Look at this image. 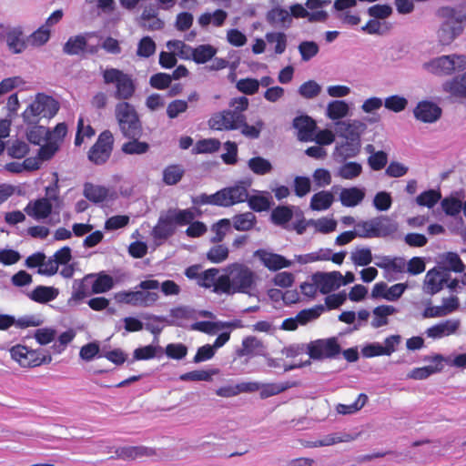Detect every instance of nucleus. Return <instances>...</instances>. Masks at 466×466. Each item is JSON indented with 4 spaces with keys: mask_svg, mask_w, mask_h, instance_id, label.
<instances>
[{
    "mask_svg": "<svg viewBox=\"0 0 466 466\" xmlns=\"http://www.w3.org/2000/svg\"><path fill=\"white\" fill-rule=\"evenodd\" d=\"M201 214L202 212L196 208L185 209L170 208L160 214L152 229V237L155 240H167L176 233L177 227L187 226Z\"/></svg>",
    "mask_w": 466,
    "mask_h": 466,
    "instance_id": "obj_1",
    "label": "nucleus"
},
{
    "mask_svg": "<svg viewBox=\"0 0 466 466\" xmlns=\"http://www.w3.org/2000/svg\"><path fill=\"white\" fill-rule=\"evenodd\" d=\"M438 15L442 19L438 39L441 45L448 46L462 34L466 25V11L443 6L438 10Z\"/></svg>",
    "mask_w": 466,
    "mask_h": 466,
    "instance_id": "obj_2",
    "label": "nucleus"
},
{
    "mask_svg": "<svg viewBox=\"0 0 466 466\" xmlns=\"http://www.w3.org/2000/svg\"><path fill=\"white\" fill-rule=\"evenodd\" d=\"M115 117L124 137H141L143 125L136 107L127 101H120L115 106Z\"/></svg>",
    "mask_w": 466,
    "mask_h": 466,
    "instance_id": "obj_3",
    "label": "nucleus"
},
{
    "mask_svg": "<svg viewBox=\"0 0 466 466\" xmlns=\"http://www.w3.org/2000/svg\"><path fill=\"white\" fill-rule=\"evenodd\" d=\"M105 85H114V97L120 101H127L136 92V84L132 76L117 68H106L102 71Z\"/></svg>",
    "mask_w": 466,
    "mask_h": 466,
    "instance_id": "obj_4",
    "label": "nucleus"
},
{
    "mask_svg": "<svg viewBox=\"0 0 466 466\" xmlns=\"http://www.w3.org/2000/svg\"><path fill=\"white\" fill-rule=\"evenodd\" d=\"M59 109L58 102L52 96L37 94L35 99L23 113L24 120L28 124H36L42 117L52 118Z\"/></svg>",
    "mask_w": 466,
    "mask_h": 466,
    "instance_id": "obj_5",
    "label": "nucleus"
},
{
    "mask_svg": "<svg viewBox=\"0 0 466 466\" xmlns=\"http://www.w3.org/2000/svg\"><path fill=\"white\" fill-rule=\"evenodd\" d=\"M359 228H362L360 238H387L392 237L399 228L398 223L388 216H379L370 220L357 223Z\"/></svg>",
    "mask_w": 466,
    "mask_h": 466,
    "instance_id": "obj_6",
    "label": "nucleus"
},
{
    "mask_svg": "<svg viewBox=\"0 0 466 466\" xmlns=\"http://www.w3.org/2000/svg\"><path fill=\"white\" fill-rule=\"evenodd\" d=\"M11 359L22 368H35L52 361V356L44 350H32L27 346L16 344L10 350Z\"/></svg>",
    "mask_w": 466,
    "mask_h": 466,
    "instance_id": "obj_7",
    "label": "nucleus"
},
{
    "mask_svg": "<svg viewBox=\"0 0 466 466\" xmlns=\"http://www.w3.org/2000/svg\"><path fill=\"white\" fill-rule=\"evenodd\" d=\"M114 141V136L110 130L101 132L88 151V159L95 165L105 164L111 157Z\"/></svg>",
    "mask_w": 466,
    "mask_h": 466,
    "instance_id": "obj_8",
    "label": "nucleus"
},
{
    "mask_svg": "<svg viewBox=\"0 0 466 466\" xmlns=\"http://www.w3.org/2000/svg\"><path fill=\"white\" fill-rule=\"evenodd\" d=\"M341 352V347L336 337L319 339L308 346V354L312 360L334 359Z\"/></svg>",
    "mask_w": 466,
    "mask_h": 466,
    "instance_id": "obj_9",
    "label": "nucleus"
},
{
    "mask_svg": "<svg viewBox=\"0 0 466 466\" xmlns=\"http://www.w3.org/2000/svg\"><path fill=\"white\" fill-rule=\"evenodd\" d=\"M229 274L232 279V293H248L255 283V275L247 266L232 264L229 267Z\"/></svg>",
    "mask_w": 466,
    "mask_h": 466,
    "instance_id": "obj_10",
    "label": "nucleus"
},
{
    "mask_svg": "<svg viewBox=\"0 0 466 466\" xmlns=\"http://www.w3.org/2000/svg\"><path fill=\"white\" fill-rule=\"evenodd\" d=\"M241 123H244V114L231 110L216 113L208 120L210 128L218 131L237 130Z\"/></svg>",
    "mask_w": 466,
    "mask_h": 466,
    "instance_id": "obj_11",
    "label": "nucleus"
},
{
    "mask_svg": "<svg viewBox=\"0 0 466 466\" xmlns=\"http://www.w3.org/2000/svg\"><path fill=\"white\" fill-rule=\"evenodd\" d=\"M114 298L117 303L147 307L158 299V294L151 291L122 290L115 293Z\"/></svg>",
    "mask_w": 466,
    "mask_h": 466,
    "instance_id": "obj_12",
    "label": "nucleus"
},
{
    "mask_svg": "<svg viewBox=\"0 0 466 466\" xmlns=\"http://www.w3.org/2000/svg\"><path fill=\"white\" fill-rule=\"evenodd\" d=\"M167 46L169 48L173 47L174 49H181L182 54L183 49L190 51V56L193 61L197 64H205L217 54V49L211 45H200L195 48H192L186 45L183 41L174 40L168 41Z\"/></svg>",
    "mask_w": 466,
    "mask_h": 466,
    "instance_id": "obj_13",
    "label": "nucleus"
},
{
    "mask_svg": "<svg viewBox=\"0 0 466 466\" xmlns=\"http://www.w3.org/2000/svg\"><path fill=\"white\" fill-rule=\"evenodd\" d=\"M342 274L339 271L316 272L311 276V280L316 284L320 293L329 294L341 286Z\"/></svg>",
    "mask_w": 466,
    "mask_h": 466,
    "instance_id": "obj_14",
    "label": "nucleus"
},
{
    "mask_svg": "<svg viewBox=\"0 0 466 466\" xmlns=\"http://www.w3.org/2000/svg\"><path fill=\"white\" fill-rule=\"evenodd\" d=\"M424 69L436 76H450L455 71V61L452 56H441L424 63Z\"/></svg>",
    "mask_w": 466,
    "mask_h": 466,
    "instance_id": "obj_15",
    "label": "nucleus"
},
{
    "mask_svg": "<svg viewBox=\"0 0 466 466\" xmlns=\"http://www.w3.org/2000/svg\"><path fill=\"white\" fill-rule=\"evenodd\" d=\"M115 456L110 459H121L124 461H133L143 457H152L157 455L154 448L146 446H124L115 450Z\"/></svg>",
    "mask_w": 466,
    "mask_h": 466,
    "instance_id": "obj_16",
    "label": "nucleus"
},
{
    "mask_svg": "<svg viewBox=\"0 0 466 466\" xmlns=\"http://www.w3.org/2000/svg\"><path fill=\"white\" fill-rule=\"evenodd\" d=\"M460 326L461 321L458 319H446L428 328L425 334L428 338L439 339L455 334Z\"/></svg>",
    "mask_w": 466,
    "mask_h": 466,
    "instance_id": "obj_17",
    "label": "nucleus"
},
{
    "mask_svg": "<svg viewBox=\"0 0 466 466\" xmlns=\"http://www.w3.org/2000/svg\"><path fill=\"white\" fill-rule=\"evenodd\" d=\"M414 116L423 123H433L441 116V108L430 101H421L413 110Z\"/></svg>",
    "mask_w": 466,
    "mask_h": 466,
    "instance_id": "obj_18",
    "label": "nucleus"
},
{
    "mask_svg": "<svg viewBox=\"0 0 466 466\" xmlns=\"http://www.w3.org/2000/svg\"><path fill=\"white\" fill-rule=\"evenodd\" d=\"M53 206L49 198H42L30 201L25 208V212L35 219H45L52 213Z\"/></svg>",
    "mask_w": 466,
    "mask_h": 466,
    "instance_id": "obj_19",
    "label": "nucleus"
},
{
    "mask_svg": "<svg viewBox=\"0 0 466 466\" xmlns=\"http://www.w3.org/2000/svg\"><path fill=\"white\" fill-rule=\"evenodd\" d=\"M450 275L447 272L436 268L430 269L425 276L426 292L434 295L441 291L443 285L447 283Z\"/></svg>",
    "mask_w": 466,
    "mask_h": 466,
    "instance_id": "obj_20",
    "label": "nucleus"
},
{
    "mask_svg": "<svg viewBox=\"0 0 466 466\" xmlns=\"http://www.w3.org/2000/svg\"><path fill=\"white\" fill-rule=\"evenodd\" d=\"M293 127L298 130V137L301 141L314 140L316 122L309 116H299L294 118Z\"/></svg>",
    "mask_w": 466,
    "mask_h": 466,
    "instance_id": "obj_21",
    "label": "nucleus"
},
{
    "mask_svg": "<svg viewBox=\"0 0 466 466\" xmlns=\"http://www.w3.org/2000/svg\"><path fill=\"white\" fill-rule=\"evenodd\" d=\"M224 194L223 207H230L248 200V193L246 187L236 185L234 187L220 189Z\"/></svg>",
    "mask_w": 466,
    "mask_h": 466,
    "instance_id": "obj_22",
    "label": "nucleus"
},
{
    "mask_svg": "<svg viewBox=\"0 0 466 466\" xmlns=\"http://www.w3.org/2000/svg\"><path fill=\"white\" fill-rule=\"evenodd\" d=\"M265 350L262 340L255 336H248L243 339L241 348L237 350L238 357H253L261 355Z\"/></svg>",
    "mask_w": 466,
    "mask_h": 466,
    "instance_id": "obj_23",
    "label": "nucleus"
},
{
    "mask_svg": "<svg viewBox=\"0 0 466 466\" xmlns=\"http://www.w3.org/2000/svg\"><path fill=\"white\" fill-rule=\"evenodd\" d=\"M293 209L289 206H278L272 209L270 221L275 226L290 230L289 222L293 218Z\"/></svg>",
    "mask_w": 466,
    "mask_h": 466,
    "instance_id": "obj_24",
    "label": "nucleus"
},
{
    "mask_svg": "<svg viewBox=\"0 0 466 466\" xmlns=\"http://www.w3.org/2000/svg\"><path fill=\"white\" fill-rule=\"evenodd\" d=\"M432 361L435 365L424 366L420 368H414L409 374V378L413 380H425L431 375L441 371L443 368L442 361L443 357L441 355H435L432 358Z\"/></svg>",
    "mask_w": 466,
    "mask_h": 466,
    "instance_id": "obj_25",
    "label": "nucleus"
},
{
    "mask_svg": "<svg viewBox=\"0 0 466 466\" xmlns=\"http://www.w3.org/2000/svg\"><path fill=\"white\" fill-rule=\"evenodd\" d=\"M89 278H95L91 288L92 293L94 294L106 293L112 289L115 285L113 278L105 271L86 276V279Z\"/></svg>",
    "mask_w": 466,
    "mask_h": 466,
    "instance_id": "obj_26",
    "label": "nucleus"
},
{
    "mask_svg": "<svg viewBox=\"0 0 466 466\" xmlns=\"http://www.w3.org/2000/svg\"><path fill=\"white\" fill-rule=\"evenodd\" d=\"M442 88L454 97H466V72L444 82Z\"/></svg>",
    "mask_w": 466,
    "mask_h": 466,
    "instance_id": "obj_27",
    "label": "nucleus"
},
{
    "mask_svg": "<svg viewBox=\"0 0 466 466\" xmlns=\"http://www.w3.org/2000/svg\"><path fill=\"white\" fill-rule=\"evenodd\" d=\"M260 260L263 265L271 271H277L291 266L290 260L277 253L262 251Z\"/></svg>",
    "mask_w": 466,
    "mask_h": 466,
    "instance_id": "obj_28",
    "label": "nucleus"
},
{
    "mask_svg": "<svg viewBox=\"0 0 466 466\" xmlns=\"http://www.w3.org/2000/svg\"><path fill=\"white\" fill-rule=\"evenodd\" d=\"M87 40L86 35L70 36L63 46V52L68 56H81L86 53Z\"/></svg>",
    "mask_w": 466,
    "mask_h": 466,
    "instance_id": "obj_29",
    "label": "nucleus"
},
{
    "mask_svg": "<svg viewBox=\"0 0 466 466\" xmlns=\"http://www.w3.org/2000/svg\"><path fill=\"white\" fill-rule=\"evenodd\" d=\"M364 128L365 125L360 121H353L351 123H337L338 132L339 133V136L345 139H360V134Z\"/></svg>",
    "mask_w": 466,
    "mask_h": 466,
    "instance_id": "obj_30",
    "label": "nucleus"
},
{
    "mask_svg": "<svg viewBox=\"0 0 466 466\" xmlns=\"http://www.w3.org/2000/svg\"><path fill=\"white\" fill-rule=\"evenodd\" d=\"M266 19L270 25H281L282 27H289L292 21L290 14L282 7L271 8L268 11Z\"/></svg>",
    "mask_w": 466,
    "mask_h": 466,
    "instance_id": "obj_31",
    "label": "nucleus"
},
{
    "mask_svg": "<svg viewBox=\"0 0 466 466\" xmlns=\"http://www.w3.org/2000/svg\"><path fill=\"white\" fill-rule=\"evenodd\" d=\"M58 289L54 287L37 286L29 295V298L37 303H47L58 296Z\"/></svg>",
    "mask_w": 466,
    "mask_h": 466,
    "instance_id": "obj_32",
    "label": "nucleus"
},
{
    "mask_svg": "<svg viewBox=\"0 0 466 466\" xmlns=\"http://www.w3.org/2000/svg\"><path fill=\"white\" fill-rule=\"evenodd\" d=\"M140 137H127L128 141L121 147V151L126 155H143L149 151L150 146L146 141H139Z\"/></svg>",
    "mask_w": 466,
    "mask_h": 466,
    "instance_id": "obj_33",
    "label": "nucleus"
},
{
    "mask_svg": "<svg viewBox=\"0 0 466 466\" xmlns=\"http://www.w3.org/2000/svg\"><path fill=\"white\" fill-rule=\"evenodd\" d=\"M365 193L356 187L343 188L339 194V200L344 207H355L364 198Z\"/></svg>",
    "mask_w": 466,
    "mask_h": 466,
    "instance_id": "obj_34",
    "label": "nucleus"
},
{
    "mask_svg": "<svg viewBox=\"0 0 466 466\" xmlns=\"http://www.w3.org/2000/svg\"><path fill=\"white\" fill-rule=\"evenodd\" d=\"M334 201V196L329 191L315 193L310 199V208L316 211L327 210Z\"/></svg>",
    "mask_w": 466,
    "mask_h": 466,
    "instance_id": "obj_35",
    "label": "nucleus"
},
{
    "mask_svg": "<svg viewBox=\"0 0 466 466\" xmlns=\"http://www.w3.org/2000/svg\"><path fill=\"white\" fill-rule=\"evenodd\" d=\"M84 196L91 202L100 203L108 197V189L103 186L86 183L84 186Z\"/></svg>",
    "mask_w": 466,
    "mask_h": 466,
    "instance_id": "obj_36",
    "label": "nucleus"
},
{
    "mask_svg": "<svg viewBox=\"0 0 466 466\" xmlns=\"http://www.w3.org/2000/svg\"><path fill=\"white\" fill-rule=\"evenodd\" d=\"M233 227L238 231H248L254 228L257 219L252 212H245L235 215L232 218Z\"/></svg>",
    "mask_w": 466,
    "mask_h": 466,
    "instance_id": "obj_37",
    "label": "nucleus"
},
{
    "mask_svg": "<svg viewBox=\"0 0 466 466\" xmlns=\"http://www.w3.org/2000/svg\"><path fill=\"white\" fill-rule=\"evenodd\" d=\"M185 170L182 166L173 164L163 170V182L166 185L173 186L177 184L183 177Z\"/></svg>",
    "mask_w": 466,
    "mask_h": 466,
    "instance_id": "obj_38",
    "label": "nucleus"
},
{
    "mask_svg": "<svg viewBox=\"0 0 466 466\" xmlns=\"http://www.w3.org/2000/svg\"><path fill=\"white\" fill-rule=\"evenodd\" d=\"M297 385L296 382H282V383H267L263 384L260 389V397L262 399H267L268 397L279 394L288 389L295 387Z\"/></svg>",
    "mask_w": 466,
    "mask_h": 466,
    "instance_id": "obj_39",
    "label": "nucleus"
},
{
    "mask_svg": "<svg viewBox=\"0 0 466 466\" xmlns=\"http://www.w3.org/2000/svg\"><path fill=\"white\" fill-rule=\"evenodd\" d=\"M248 167L254 174L258 176L267 175L273 168L271 163L262 157H251L248 161Z\"/></svg>",
    "mask_w": 466,
    "mask_h": 466,
    "instance_id": "obj_40",
    "label": "nucleus"
},
{
    "mask_svg": "<svg viewBox=\"0 0 466 466\" xmlns=\"http://www.w3.org/2000/svg\"><path fill=\"white\" fill-rule=\"evenodd\" d=\"M349 113V106L343 100H334L329 103L327 116L331 120H338L346 116Z\"/></svg>",
    "mask_w": 466,
    "mask_h": 466,
    "instance_id": "obj_41",
    "label": "nucleus"
},
{
    "mask_svg": "<svg viewBox=\"0 0 466 466\" xmlns=\"http://www.w3.org/2000/svg\"><path fill=\"white\" fill-rule=\"evenodd\" d=\"M395 312V309L393 306L390 305H382L378 306L373 309L374 319L371 322L372 327L380 328L388 323L387 317Z\"/></svg>",
    "mask_w": 466,
    "mask_h": 466,
    "instance_id": "obj_42",
    "label": "nucleus"
},
{
    "mask_svg": "<svg viewBox=\"0 0 466 466\" xmlns=\"http://www.w3.org/2000/svg\"><path fill=\"white\" fill-rule=\"evenodd\" d=\"M211 230L214 232V236L211 238L212 243H220L224 240L226 235L231 230V222L228 218L219 219L215 223Z\"/></svg>",
    "mask_w": 466,
    "mask_h": 466,
    "instance_id": "obj_43",
    "label": "nucleus"
},
{
    "mask_svg": "<svg viewBox=\"0 0 466 466\" xmlns=\"http://www.w3.org/2000/svg\"><path fill=\"white\" fill-rule=\"evenodd\" d=\"M441 198L440 190L429 189L421 192L416 198V203L420 207L433 208Z\"/></svg>",
    "mask_w": 466,
    "mask_h": 466,
    "instance_id": "obj_44",
    "label": "nucleus"
},
{
    "mask_svg": "<svg viewBox=\"0 0 466 466\" xmlns=\"http://www.w3.org/2000/svg\"><path fill=\"white\" fill-rule=\"evenodd\" d=\"M6 42L9 49L15 54L23 52L26 46L23 39V33L20 30L9 32L6 35Z\"/></svg>",
    "mask_w": 466,
    "mask_h": 466,
    "instance_id": "obj_45",
    "label": "nucleus"
},
{
    "mask_svg": "<svg viewBox=\"0 0 466 466\" xmlns=\"http://www.w3.org/2000/svg\"><path fill=\"white\" fill-rule=\"evenodd\" d=\"M337 148L344 158L354 157L360 152V139H345Z\"/></svg>",
    "mask_w": 466,
    "mask_h": 466,
    "instance_id": "obj_46",
    "label": "nucleus"
},
{
    "mask_svg": "<svg viewBox=\"0 0 466 466\" xmlns=\"http://www.w3.org/2000/svg\"><path fill=\"white\" fill-rule=\"evenodd\" d=\"M266 40L268 44H275L274 52L281 55L285 52L287 47V35L282 32H269L267 33Z\"/></svg>",
    "mask_w": 466,
    "mask_h": 466,
    "instance_id": "obj_47",
    "label": "nucleus"
},
{
    "mask_svg": "<svg viewBox=\"0 0 466 466\" xmlns=\"http://www.w3.org/2000/svg\"><path fill=\"white\" fill-rule=\"evenodd\" d=\"M224 194L221 190L217 191L215 194L207 195L205 193L200 194L197 198H193L192 202L195 205H214L218 207H223Z\"/></svg>",
    "mask_w": 466,
    "mask_h": 466,
    "instance_id": "obj_48",
    "label": "nucleus"
},
{
    "mask_svg": "<svg viewBox=\"0 0 466 466\" xmlns=\"http://www.w3.org/2000/svg\"><path fill=\"white\" fill-rule=\"evenodd\" d=\"M325 310L323 305H316L308 309H303L297 314V320L299 324L305 325L309 321L318 319Z\"/></svg>",
    "mask_w": 466,
    "mask_h": 466,
    "instance_id": "obj_49",
    "label": "nucleus"
},
{
    "mask_svg": "<svg viewBox=\"0 0 466 466\" xmlns=\"http://www.w3.org/2000/svg\"><path fill=\"white\" fill-rule=\"evenodd\" d=\"M96 134L95 129L90 126H85L84 118L80 116L77 120V130L75 137V145L79 147L83 144L84 138H91Z\"/></svg>",
    "mask_w": 466,
    "mask_h": 466,
    "instance_id": "obj_50",
    "label": "nucleus"
},
{
    "mask_svg": "<svg viewBox=\"0 0 466 466\" xmlns=\"http://www.w3.org/2000/svg\"><path fill=\"white\" fill-rule=\"evenodd\" d=\"M228 248L225 245L218 243L209 248L207 258L212 263H221L228 258Z\"/></svg>",
    "mask_w": 466,
    "mask_h": 466,
    "instance_id": "obj_51",
    "label": "nucleus"
},
{
    "mask_svg": "<svg viewBox=\"0 0 466 466\" xmlns=\"http://www.w3.org/2000/svg\"><path fill=\"white\" fill-rule=\"evenodd\" d=\"M367 401L368 396L364 393H360L353 403L350 405L339 404L337 410L340 414H351L362 409Z\"/></svg>",
    "mask_w": 466,
    "mask_h": 466,
    "instance_id": "obj_52",
    "label": "nucleus"
},
{
    "mask_svg": "<svg viewBox=\"0 0 466 466\" xmlns=\"http://www.w3.org/2000/svg\"><path fill=\"white\" fill-rule=\"evenodd\" d=\"M156 52V44L149 36H144L137 45V55L139 57L148 58Z\"/></svg>",
    "mask_w": 466,
    "mask_h": 466,
    "instance_id": "obj_53",
    "label": "nucleus"
},
{
    "mask_svg": "<svg viewBox=\"0 0 466 466\" xmlns=\"http://www.w3.org/2000/svg\"><path fill=\"white\" fill-rule=\"evenodd\" d=\"M367 162L373 171H380L383 169L388 163V154L383 150H379L375 154L369 156Z\"/></svg>",
    "mask_w": 466,
    "mask_h": 466,
    "instance_id": "obj_54",
    "label": "nucleus"
},
{
    "mask_svg": "<svg viewBox=\"0 0 466 466\" xmlns=\"http://www.w3.org/2000/svg\"><path fill=\"white\" fill-rule=\"evenodd\" d=\"M238 90L245 95H254L258 91L259 81L255 78H241L236 85Z\"/></svg>",
    "mask_w": 466,
    "mask_h": 466,
    "instance_id": "obj_55",
    "label": "nucleus"
},
{
    "mask_svg": "<svg viewBox=\"0 0 466 466\" xmlns=\"http://www.w3.org/2000/svg\"><path fill=\"white\" fill-rule=\"evenodd\" d=\"M321 91L320 86L314 80H309L303 83L299 88V94L307 99H311L319 96Z\"/></svg>",
    "mask_w": 466,
    "mask_h": 466,
    "instance_id": "obj_56",
    "label": "nucleus"
},
{
    "mask_svg": "<svg viewBox=\"0 0 466 466\" xmlns=\"http://www.w3.org/2000/svg\"><path fill=\"white\" fill-rule=\"evenodd\" d=\"M407 105L408 100L405 97L400 96L398 95L390 96L384 101L385 107L395 113L403 111Z\"/></svg>",
    "mask_w": 466,
    "mask_h": 466,
    "instance_id": "obj_57",
    "label": "nucleus"
},
{
    "mask_svg": "<svg viewBox=\"0 0 466 466\" xmlns=\"http://www.w3.org/2000/svg\"><path fill=\"white\" fill-rule=\"evenodd\" d=\"M172 82V76L167 73H157L150 76V86L158 90H164L170 86Z\"/></svg>",
    "mask_w": 466,
    "mask_h": 466,
    "instance_id": "obj_58",
    "label": "nucleus"
},
{
    "mask_svg": "<svg viewBox=\"0 0 466 466\" xmlns=\"http://www.w3.org/2000/svg\"><path fill=\"white\" fill-rule=\"evenodd\" d=\"M220 147V142L215 138L198 140L195 146L196 153H214Z\"/></svg>",
    "mask_w": 466,
    "mask_h": 466,
    "instance_id": "obj_59",
    "label": "nucleus"
},
{
    "mask_svg": "<svg viewBox=\"0 0 466 466\" xmlns=\"http://www.w3.org/2000/svg\"><path fill=\"white\" fill-rule=\"evenodd\" d=\"M50 38V30L46 25L40 26L37 30L31 34L28 41L34 46H41L45 45Z\"/></svg>",
    "mask_w": 466,
    "mask_h": 466,
    "instance_id": "obj_60",
    "label": "nucleus"
},
{
    "mask_svg": "<svg viewBox=\"0 0 466 466\" xmlns=\"http://www.w3.org/2000/svg\"><path fill=\"white\" fill-rule=\"evenodd\" d=\"M351 260L356 266H367L372 261L371 250L368 248H358L351 253Z\"/></svg>",
    "mask_w": 466,
    "mask_h": 466,
    "instance_id": "obj_61",
    "label": "nucleus"
},
{
    "mask_svg": "<svg viewBox=\"0 0 466 466\" xmlns=\"http://www.w3.org/2000/svg\"><path fill=\"white\" fill-rule=\"evenodd\" d=\"M247 201L248 203L249 208L256 212L266 211L270 208V201L268 198L265 196H251L248 198Z\"/></svg>",
    "mask_w": 466,
    "mask_h": 466,
    "instance_id": "obj_62",
    "label": "nucleus"
},
{
    "mask_svg": "<svg viewBox=\"0 0 466 466\" xmlns=\"http://www.w3.org/2000/svg\"><path fill=\"white\" fill-rule=\"evenodd\" d=\"M166 355L172 360H182L187 354V348L182 343H169L165 349Z\"/></svg>",
    "mask_w": 466,
    "mask_h": 466,
    "instance_id": "obj_63",
    "label": "nucleus"
},
{
    "mask_svg": "<svg viewBox=\"0 0 466 466\" xmlns=\"http://www.w3.org/2000/svg\"><path fill=\"white\" fill-rule=\"evenodd\" d=\"M319 46L313 41H303L299 46L303 61H309L319 53Z\"/></svg>",
    "mask_w": 466,
    "mask_h": 466,
    "instance_id": "obj_64",
    "label": "nucleus"
}]
</instances>
